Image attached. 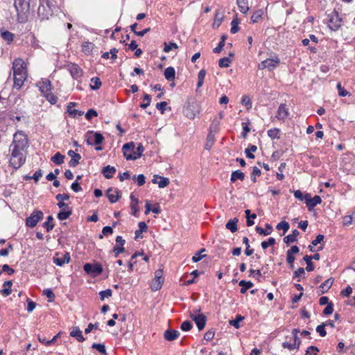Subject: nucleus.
Wrapping results in <instances>:
<instances>
[{
  "instance_id": "obj_1",
  "label": "nucleus",
  "mask_w": 355,
  "mask_h": 355,
  "mask_svg": "<svg viewBox=\"0 0 355 355\" xmlns=\"http://www.w3.org/2000/svg\"><path fill=\"white\" fill-rule=\"evenodd\" d=\"M31 0H15L14 6L17 13V21L19 23H26L28 21V17L30 11Z\"/></svg>"
},
{
  "instance_id": "obj_2",
  "label": "nucleus",
  "mask_w": 355,
  "mask_h": 355,
  "mask_svg": "<svg viewBox=\"0 0 355 355\" xmlns=\"http://www.w3.org/2000/svg\"><path fill=\"white\" fill-rule=\"evenodd\" d=\"M25 149L15 145V143H12L10 146V150H11V155L14 157H19V160L15 163V159H10V165L12 166L15 170L19 168L26 162V156L23 154Z\"/></svg>"
},
{
  "instance_id": "obj_3",
  "label": "nucleus",
  "mask_w": 355,
  "mask_h": 355,
  "mask_svg": "<svg viewBox=\"0 0 355 355\" xmlns=\"http://www.w3.org/2000/svg\"><path fill=\"white\" fill-rule=\"evenodd\" d=\"M86 142L89 146H98L101 145L104 141L105 138L103 135L99 132H94L93 130H89L85 135Z\"/></svg>"
},
{
  "instance_id": "obj_4",
  "label": "nucleus",
  "mask_w": 355,
  "mask_h": 355,
  "mask_svg": "<svg viewBox=\"0 0 355 355\" xmlns=\"http://www.w3.org/2000/svg\"><path fill=\"white\" fill-rule=\"evenodd\" d=\"M83 269L87 275L92 277H96L101 275L103 272V267L98 262H94L93 263H86L83 266Z\"/></svg>"
},
{
  "instance_id": "obj_5",
  "label": "nucleus",
  "mask_w": 355,
  "mask_h": 355,
  "mask_svg": "<svg viewBox=\"0 0 355 355\" xmlns=\"http://www.w3.org/2000/svg\"><path fill=\"white\" fill-rule=\"evenodd\" d=\"M44 214L42 211L34 210L30 216L26 219V225L28 227H34L37 223L43 218Z\"/></svg>"
},
{
  "instance_id": "obj_6",
  "label": "nucleus",
  "mask_w": 355,
  "mask_h": 355,
  "mask_svg": "<svg viewBox=\"0 0 355 355\" xmlns=\"http://www.w3.org/2000/svg\"><path fill=\"white\" fill-rule=\"evenodd\" d=\"M329 16V27L332 31H337L341 26L342 18L339 16L338 12L334 10Z\"/></svg>"
},
{
  "instance_id": "obj_7",
  "label": "nucleus",
  "mask_w": 355,
  "mask_h": 355,
  "mask_svg": "<svg viewBox=\"0 0 355 355\" xmlns=\"http://www.w3.org/2000/svg\"><path fill=\"white\" fill-rule=\"evenodd\" d=\"M14 76H26V64L21 58H17L12 63Z\"/></svg>"
},
{
  "instance_id": "obj_8",
  "label": "nucleus",
  "mask_w": 355,
  "mask_h": 355,
  "mask_svg": "<svg viewBox=\"0 0 355 355\" xmlns=\"http://www.w3.org/2000/svg\"><path fill=\"white\" fill-rule=\"evenodd\" d=\"M304 200L309 211L322 202L320 196H315L313 198H311V194L308 193L304 195Z\"/></svg>"
},
{
  "instance_id": "obj_9",
  "label": "nucleus",
  "mask_w": 355,
  "mask_h": 355,
  "mask_svg": "<svg viewBox=\"0 0 355 355\" xmlns=\"http://www.w3.org/2000/svg\"><path fill=\"white\" fill-rule=\"evenodd\" d=\"M37 15L41 21L44 19H49L53 15V9L46 8L44 3H41L37 9Z\"/></svg>"
},
{
  "instance_id": "obj_10",
  "label": "nucleus",
  "mask_w": 355,
  "mask_h": 355,
  "mask_svg": "<svg viewBox=\"0 0 355 355\" xmlns=\"http://www.w3.org/2000/svg\"><path fill=\"white\" fill-rule=\"evenodd\" d=\"M66 67L74 79L80 78L83 74V70L75 63H69L66 66Z\"/></svg>"
},
{
  "instance_id": "obj_11",
  "label": "nucleus",
  "mask_w": 355,
  "mask_h": 355,
  "mask_svg": "<svg viewBox=\"0 0 355 355\" xmlns=\"http://www.w3.org/2000/svg\"><path fill=\"white\" fill-rule=\"evenodd\" d=\"M279 64V59H266L261 62L260 64H259L258 67L259 69H268L270 71H271L276 68Z\"/></svg>"
},
{
  "instance_id": "obj_12",
  "label": "nucleus",
  "mask_w": 355,
  "mask_h": 355,
  "mask_svg": "<svg viewBox=\"0 0 355 355\" xmlns=\"http://www.w3.org/2000/svg\"><path fill=\"white\" fill-rule=\"evenodd\" d=\"M58 255V253L55 254V256L53 258V263L57 266H62L65 263H69L71 259V257L69 252H65L63 257L60 258L56 256Z\"/></svg>"
},
{
  "instance_id": "obj_13",
  "label": "nucleus",
  "mask_w": 355,
  "mask_h": 355,
  "mask_svg": "<svg viewBox=\"0 0 355 355\" xmlns=\"http://www.w3.org/2000/svg\"><path fill=\"white\" fill-rule=\"evenodd\" d=\"M144 151V148L142 145V144L139 143L138 144V146L137 147L136 151L134 150V155H128L126 156L127 160H136L137 159L141 157L143 155V153Z\"/></svg>"
},
{
  "instance_id": "obj_14",
  "label": "nucleus",
  "mask_w": 355,
  "mask_h": 355,
  "mask_svg": "<svg viewBox=\"0 0 355 355\" xmlns=\"http://www.w3.org/2000/svg\"><path fill=\"white\" fill-rule=\"evenodd\" d=\"M180 336V332L178 330L168 329L165 331L164 337L166 340L173 341L177 339Z\"/></svg>"
},
{
  "instance_id": "obj_15",
  "label": "nucleus",
  "mask_w": 355,
  "mask_h": 355,
  "mask_svg": "<svg viewBox=\"0 0 355 355\" xmlns=\"http://www.w3.org/2000/svg\"><path fill=\"white\" fill-rule=\"evenodd\" d=\"M288 116V109L284 103L279 106L276 117L279 120H284Z\"/></svg>"
},
{
  "instance_id": "obj_16",
  "label": "nucleus",
  "mask_w": 355,
  "mask_h": 355,
  "mask_svg": "<svg viewBox=\"0 0 355 355\" xmlns=\"http://www.w3.org/2000/svg\"><path fill=\"white\" fill-rule=\"evenodd\" d=\"M135 143L133 141H130L125 144L122 147V150L123 153L124 157L126 158V156L128 155H134V149H135Z\"/></svg>"
},
{
  "instance_id": "obj_17",
  "label": "nucleus",
  "mask_w": 355,
  "mask_h": 355,
  "mask_svg": "<svg viewBox=\"0 0 355 355\" xmlns=\"http://www.w3.org/2000/svg\"><path fill=\"white\" fill-rule=\"evenodd\" d=\"M21 135V138L17 139V133L14 135V140L12 143H15V145L19 146L20 148H26L28 145V139L27 138L22 134H19Z\"/></svg>"
},
{
  "instance_id": "obj_18",
  "label": "nucleus",
  "mask_w": 355,
  "mask_h": 355,
  "mask_svg": "<svg viewBox=\"0 0 355 355\" xmlns=\"http://www.w3.org/2000/svg\"><path fill=\"white\" fill-rule=\"evenodd\" d=\"M183 112L184 116L189 119H193L196 116L194 106L192 105L189 104L184 106L183 109Z\"/></svg>"
},
{
  "instance_id": "obj_19",
  "label": "nucleus",
  "mask_w": 355,
  "mask_h": 355,
  "mask_svg": "<svg viewBox=\"0 0 355 355\" xmlns=\"http://www.w3.org/2000/svg\"><path fill=\"white\" fill-rule=\"evenodd\" d=\"M207 317L204 314L198 315V318L194 320V322L196 323L199 331H202L206 324Z\"/></svg>"
},
{
  "instance_id": "obj_20",
  "label": "nucleus",
  "mask_w": 355,
  "mask_h": 355,
  "mask_svg": "<svg viewBox=\"0 0 355 355\" xmlns=\"http://www.w3.org/2000/svg\"><path fill=\"white\" fill-rule=\"evenodd\" d=\"M113 191V189L112 188H109L107 191H106V196L108 198L110 202L111 203H114L116 202V201H118L121 198V196L120 194V191L119 190H116L115 192L116 193V196H114V194L111 193V192Z\"/></svg>"
},
{
  "instance_id": "obj_21",
  "label": "nucleus",
  "mask_w": 355,
  "mask_h": 355,
  "mask_svg": "<svg viewBox=\"0 0 355 355\" xmlns=\"http://www.w3.org/2000/svg\"><path fill=\"white\" fill-rule=\"evenodd\" d=\"M101 173L105 178L110 179L116 173V168L114 166L107 165L102 168Z\"/></svg>"
},
{
  "instance_id": "obj_22",
  "label": "nucleus",
  "mask_w": 355,
  "mask_h": 355,
  "mask_svg": "<svg viewBox=\"0 0 355 355\" xmlns=\"http://www.w3.org/2000/svg\"><path fill=\"white\" fill-rule=\"evenodd\" d=\"M334 279L330 277L324 281L320 286L319 288L321 290V293L324 294L327 293L332 286Z\"/></svg>"
},
{
  "instance_id": "obj_23",
  "label": "nucleus",
  "mask_w": 355,
  "mask_h": 355,
  "mask_svg": "<svg viewBox=\"0 0 355 355\" xmlns=\"http://www.w3.org/2000/svg\"><path fill=\"white\" fill-rule=\"evenodd\" d=\"M239 220L237 218H234L227 221L225 225V227L229 230L231 232L234 233L237 231V223Z\"/></svg>"
},
{
  "instance_id": "obj_24",
  "label": "nucleus",
  "mask_w": 355,
  "mask_h": 355,
  "mask_svg": "<svg viewBox=\"0 0 355 355\" xmlns=\"http://www.w3.org/2000/svg\"><path fill=\"white\" fill-rule=\"evenodd\" d=\"M70 336L76 338L79 342H83L85 340L82 334V331L78 327H74L73 328V330L70 332Z\"/></svg>"
},
{
  "instance_id": "obj_25",
  "label": "nucleus",
  "mask_w": 355,
  "mask_h": 355,
  "mask_svg": "<svg viewBox=\"0 0 355 355\" xmlns=\"http://www.w3.org/2000/svg\"><path fill=\"white\" fill-rule=\"evenodd\" d=\"M300 232L297 230H294L291 234L287 235L284 238V241L286 244L297 241V237L299 236Z\"/></svg>"
},
{
  "instance_id": "obj_26",
  "label": "nucleus",
  "mask_w": 355,
  "mask_h": 355,
  "mask_svg": "<svg viewBox=\"0 0 355 355\" xmlns=\"http://www.w3.org/2000/svg\"><path fill=\"white\" fill-rule=\"evenodd\" d=\"M12 285V282L10 280L6 281L3 283V287L4 288L1 290V293L3 296L7 297L10 295L12 293L11 286Z\"/></svg>"
},
{
  "instance_id": "obj_27",
  "label": "nucleus",
  "mask_w": 355,
  "mask_h": 355,
  "mask_svg": "<svg viewBox=\"0 0 355 355\" xmlns=\"http://www.w3.org/2000/svg\"><path fill=\"white\" fill-rule=\"evenodd\" d=\"M40 89L42 93H47L51 90V83L49 79H45L42 83H40Z\"/></svg>"
},
{
  "instance_id": "obj_28",
  "label": "nucleus",
  "mask_w": 355,
  "mask_h": 355,
  "mask_svg": "<svg viewBox=\"0 0 355 355\" xmlns=\"http://www.w3.org/2000/svg\"><path fill=\"white\" fill-rule=\"evenodd\" d=\"M239 285L241 286V293L245 294L247 291L253 286V283L250 281L241 280Z\"/></svg>"
},
{
  "instance_id": "obj_29",
  "label": "nucleus",
  "mask_w": 355,
  "mask_h": 355,
  "mask_svg": "<svg viewBox=\"0 0 355 355\" xmlns=\"http://www.w3.org/2000/svg\"><path fill=\"white\" fill-rule=\"evenodd\" d=\"M164 77L168 80H173L175 78V71L173 67H168L164 70Z\"/></svg>"
},
{
  "instance_id": "obj_30",
  "label": "nucleus",
  "mask_w": 355,
  "mask_h": 355,
  "mask_svg": "<svg viewBox=\"0 0 355 355\" xmlns=\"http://www.w3.org/2000/svg\"><path fill=\"white\" fill-rule=\"evenodd\" d=\"M236 3L238 5L239 10L243 13L246 14L249 10L248 6V0H236Z\"/></svg>"
},
{
  "instance_id": "obj_31",
  "label": "nucleus",
  "mask_w": 355,
  "mask_h": 355,
  "mask_svg": "<svg viewBox=\"0 0 355 355\" xmlns=\"http://www.w3.org/2000/svg\"><path fill=\"white\" fill-rule=\"evenodd\" d=\"M266 230H263V229L262 227H261L259 226H257L255 228V230L259 234H261V235L267 236V235L270 234L272 231V227L270 224L266 223Z\"/></svg>"
},
{
  "instance_id": "obj_32",
  "label": "nucleus",
  "mask_w": 355,
  "mask_h": 355,
  "mask_svg": "<svg viewBox=\"0 0 355 355\" xmlns=\"http://www.w3.org/2000/svg\"><path fill=\"white\" fill-rule=\"evenodd\" d=\"M245 178V174L239 170L234 171L232 173L230 180L235 182L237 180L243 181Z\"/></svg>"
},
{
  "instance_id": "obj_33",
  "label": "nucleus",
  "mask_w": 355,
  "mask_h": 355,
  "mask_svg": "<svg viewBox=\"0 0 355 355\" xmlns=\"http://www.w3.org/2000/svg\"><path fill=\"white\" fill-rule=\"evenodd\" d=\"M72 214L71 209H62L60 211L58 214V218L60 220H64L69 218V216Z\"/></svg>"
},
{
  "instance_id": "obj_34",
  "label": "nucleus",
  "mask_w": 355,
  "mask_h": 355,
  "mask_svg": "<svg viewBox=\"0 0 355 355\" xmlns=\"http://www.w3.org/2000/svg\"><path fill=\"white\" fill-rule=\"evenodd\" d=\"M26 78V76H14V87L18 89H20Z\"/></svg>"
},
{
  "instance_id": "obj_35",
  "label": "nucleus",
  "mask_w": 355,
  "mask_h": 355,
  "mask_svg": "<svg viewBox=\"0 0 355 355\" xmlns=\"http://www.w3.org/2000/svg\"><path fill=\"white\" fill-rule=\"evenodd\" d=\"M163 282H164V279L154 278L150 284V288H151L152 291H159L162 288Z\"/></svg>"
},
{
  "instance_id": "obj_36",
  "label": "nucleus",
  "mask_w": 355,
  "mask_h": 355,
  "mask_svg": "<svg viewBox=\"0 0 355 355\" xmlns=\"http://www.w3.org/2000/svg\"><path fill=\"white\" fill-rule=\"evenodd\" d=\"M227 35H223L220 37V41L218 44V46L213 49V52L215 53H219L223 50V48L224 47L225 44V40H227Z\"/></svg>"
},
{
  "instance_id": "obj_37",
  "label": "nucleus",
  "mask_w": 355,
  "mask_h": 355,
  "mask_svg": "<svg viewBox=\"0 0 355 355\" xmlns=\"http://www.w3.org/2000/svg\"><path fill=\"white\" fill-rule=\"evenodd\" d=\"M240 23V21L237 17V15L235 16V17L232 19L231 22V29L230 32L232 34L236 33L239 31V24Z\"/></svg>"
},
{
  "instance_id": "obj_38",
  "label": "nucleus",
  "mask_w": 355,
  "mask_h": 355,
  "mask_svg": "<svg viewBox=\"0 0 355 355\" xmlns=\"http://www.w3.org/2000/svg\"><path fill=\"white\" fill-rule=\"evenodd\" d=\"M150 211H153L155 214H159V213H161L162 210H161L159 206H156L153 208H151V205H150V202L148 201H146L145 214L148 215Z\"/></svg>"
},
{
  "instance_id": "obj_39",
  "label": "nucleus",
  "mask_w": 355,
  "mask_h": 355,
  "mask_svg": "<svg viewBox=\"0 0 355 355\" xmlns=\"http://www.w3.org/2000/svg\"><path fill=\"white\" fill-rule=\"evenodd\" d=\"M303 259L306 263V270L308 272L313 271L315 268V266L313 263L312 262V257H310L309 255H305Z\"/></svg>"
},
{
  "instance_id": "obj_40",
  "label": "nucleus",
  "mask_w": 355,
  "mask_h": 355,
  "mask_svg": "<svg viewBox=\"0 0 355 355\" xmlns=\"http://www.w3.org/2000/svg\"><path fill=\"white\" fill-rule=\"evenodd\" d=\"M64 156L58 152L51 157V161L57 165H60L64 162Z\"/></svg>"
},
{
  "instance_id": "obj_41",
  "label": "nucleus",
  "mask_w": 355,
  "mask_h": 355,
  "mask_svg": "<svg viewBox=\"0 0 355 355\" xmlns=\"http://www.w3.org/2000/svg\"><path fill=\"white\" fill-rule=\"evenodd\" d=\"M244 320V317L241 315H237L234 320H230L229 323L230 325L233 326L236 329H239L240 327V322Z\"/></svg>"
},
{
  "instance_id": "obj_42",
  "label": "nucleus",
  "mask_w": 355,
  "mask_h": 355,
  "mask_svg": "<svg viewBox=\"0 0 355 355\" xmlns=\"http://www.w3.org/2000/svg\"><path fill=\"white\" fill-rule=\"evenodd\" d=\"M1 35L2 38L5 41H6L8 44L12 42L13 40L14 35L8 31H1Z\"/></svg>"
},
{
  "instance_id": "obj_43",
  "label": "nucleus",
  "mask_w": 355,
  "mask_h": 355,
  "mask_svg": "<svg viewBox=\"0 0 355 355\" xmlns=\"http://www.w3.org/2000/svg\"><path fill=\"white\" fill-rule=\"evenodd\" d=\"M220 121L218 120L214 119L209 128V133H212L216 135L219 130Z\"/></svg>"
},
{
  "instance_id": "obj_44",
  "label": "nucleus",
  "mask_w": 355,
  "mask_h": 355,
  "mask_svg": "<svg viewBox=\"0 0 355 355\" xmlns=\"http://www.w3.org/2000/svg\"><path fill=\"white\" fill-rule=\"evenodd\" d=\"M215 141V135L212 133H208L207 137V141L205 144V149L209 150L211 146H213Z\"/></svg>"
},
{
  "instance_id": "obj_45",
  "label": "nucleus",
  "mask_w": 355,
  "mask_h": 355,
  "mask_svg": "<svg viewBox=\"0 0 355 355\" xmlns=\"http://www.w3.org/2000/svg\"><path fill=\"white\" fill-rule=\"evenodd\" d=\"M53 220V217L52 216H49L46 221L43 223V226L46 229L48 232L52 230L54 227V225L52 223Z\"/></svg>"
},
{
  "instance_id": "obj_46",
  "label": "nucleus",
  "mask_w": 355,
  "mask_h": 355,
  "mask_svg": "<svg viewBox=\"0 0 355 355\" xmlns=\"http://www.w3.org/2000/svg\"><path fill=\"white\" fill-rule=\"evenodd\" d=\"M257 150V147L254 145H250L248 148L245 150L246 157L250 159H254V155L252 152H255Z\"/></svg>"
},
{
  "instance_id": "obj_47",
  "label": "nucleus",
  "mask_w": 355,
  "mask_h": 355,
  "mask_svg": "<svg viewBox=\"0 0 355 355\" xmlns=\"http://www.w3.org/2000/svg\"><path fill=\"white\" fill-rule=\"evenodd\" d=\"M275 243H276L275 239L272 237H270L268 239V241H262L261 243V245L263 250H266L268 247L274 245L275 244Z\"/></svg>"
},
{
  "instance_id": "obj_48",
  "label": "nucleus",
  "mask_w": 355,
  "mask_h": 355,
  "mask_svg": "<svg viewBox=\"0 0 355 355\" xmlns=\"http://www.w3.org/2000/svg\"><path fill=\"white\" fill-rule=\"evenodd\" d=\"M91 82L94 83V85H91L90 87L93 90H97L101 86V81L99 78L94 77L91 79Z\"/></svg>"
},
{
  "instance_id": "obj_49",
  "label": "nucleus",
  "mask_w": 355,
  "mask_h": 355,
  "mask_svg": "<svg viewBox=\"0 0 355 355\" xmlns=\"http://www.w3.org/2000/svg\"><path fill=\"white\" fill-rule=\"evenodd\" d=\"M280 130L278 128H273L268 130V135L272 139L279 138Z\"/></svg>"
},
{
  "instance_id": "obj_50",
  "label": "nucleus",
  "mask_w": 355,
  "mask_h": 355,
  "mask_svg": "<svg viewBox=\"0 0 355 355\" xmlns=\"http://www.w3.org/2000/svg\"><path fill=\"white\" fill-rule=\"evenodd\" d=\"M92 348L96 349L97 351H98L101 354H102L103 355L107 354L105 346L103 344L94 343L92 346Z\"/></svg>"
},
{
  "instance_id": "obj_51",
  "label": "nucleus",
  "mask_w": 355,
  "mask_h": 355,
  "mask_svg": "<svg viewBox=\"0 0 355 355\" xmlns=\"http://www.w3.org/2000/svg\"><path fill=\"white\" fill-rule=\"evenodd\" d=\"M112 295V291L110 288L99 292V296L101 301H103L105 298L111 297Z\"/></svg>"
},
{
  "instance_id": "obj_52",
  "label": "nucleus",
  "mask_w": 355,
  "mask_h": 355,
  "mask_svg": "<svg viewBox=\"0 0 355 355\" xmlns=\"http://www.w3.org/2000/svg\"><path fill=\"white\" fill-rule=\"evenodd\" d=\"M164 51L166 53L169 52L172 49H178V44L176 43L172 42H169V44L164 42Z\"/></svg>"
},
{
  "instance_id": "obj_53",
  "label": "nucleus",
  "mask_w": 355,
  "mask_h": 355,
  "mask_svg": "<svg viewBox=\"0 0 355 355\" xmlns=\"http://www.w3.org/2000/svg\"><path fill=\"white\" fill-rule=\"evenodd\" d=\"M276 227L278 230H284L283 234H285V233L289 230L290 225L288 222L282 221L277 224Z\"/></svg>"
},
{
  "instance_id": "obj_54",
  "label": "nucleus",
  "mask_w": 355,
  "mask_h": 355,
  "mask_svg": "<svg viewBox=\"0 0 355 355\" xmlns=\"http://www.w3.org/2000/svg\"><path fill=\"white\" fill-rule=\"evenodd\" d=\"M193 327V324L190 320L184 321L180 326V329L184 331H189Z\"/></svg>"
},
{
  "instance_id": "obj_55",
  "label": "nucleus",
  "mask_w": 355,
  "mask_h": 355,
  "mask_svg": "<svg viewBox=\"0 0 355 355\" xmlns=\"http://www.w3.org/2000/svg\"><path fill=\"white\" fill-rule=\"evenodd\" d=\"M263 11L261 10H258L254 12V14L251 17V21L252 23L257 22L262 17Z\"/></svg>"
},
{
  "instance_id": "obj_56",
  "label": "nucleus",
  "mask_w": 355,
  "mask_h": 355,
  "mask_svg": "<svg viewBox=\"0 0 355 355\" xmlns=\"http://www.w3.org/2000/svg\"><path fill=\"white\" fill-rule=\"evenodd\" d=\"M230 63L231 60H230V58L227 57H225L219 60L218 66L221 68L228 67Z\"/></svg>"
},
{
  "instance_id": "obj_57",
  "label": "nucleus",
  "mask_w": 355,
  "mask_h": 355,
  "mask_svg": "<svg viewBox=\"0 0 355 355\" xmlns=\"http://www.w3.org/2000/svg\"><path fill=\"white\" fill-rule=\"evenodd\" d=\"M205 251V248H202L199 252L195 254L194 256L192 257V261L194 263H196L199 261H200L202 258L206 257V254L201 255L202 252H204Z\"/></svg>"
},
{
  "instance_id": "obj_58",
  "label": "nucleus",
  "mask_w": 355,
  "mask_h": 355,
  "mask_svg": "<svg viewBox=\"0 0 355 355\" xmlns=\"http://www.w3.org/2000/svg\"><path fill=\"white\" fill-rule=\"evenodd\" d=\"M241 103L246 107L247 110L252 107V102L248 96L245 95L242 97Z\"/></svg>"
},
{
  "instance_id": "obj_59",
  "label": "nucleus",
  "mask_w": 355,
  "mask_h": 355,
  "mask_svg": "<svg viewBox=\"0 0 355 355\" xmlns=\"http://www.w3.org/2000/svg\"><path fill=\"white\" fill-rule=\"evenodd\" d=\"M43 294L47 297L49 302H53L55 300V294L50 288L44 290Z\"/></svg>"
},
{
  "instance_id": "obj_60",
  "label": "nucleus",
  "mask_w": 355,
  "mask_h": 355,
  "mask_svg": "<svg viewBox=\"0 0 355 355\" xmlns=\"http://www.w3.org/2000/svg\"><path fill=\"white\" fill-rule=\"evenodd\" d=\"M113 233V228L112 227H110V226H105L103 228L102 230V234H101L99 236V238L100 239H103V235L104 236H108V235H110Z\"/></svg>"
},
{
  "instance_id": "obj_61",
  "label": "nucleus",
  "mask_w": 355,
  "mask_h": 355,
  "mask_svg": "<svg viewBox=\"0 0 355 355\" xmlns=\"http://www.w3.org/2000/svg\"><path fill=\"white\" fill-rule=\"evenodd\" d=\"M325 327H326V324L322 323L321 324L317 326V327H316V331L322 337H324L327 335Z\"/></svg>"
},
{
  "instance_id": "obj_62",
  "label": "nucleus",
  "mask_w": 355,
  "mask_h": 355,
  "mask_svg": "<svg viewBox=\"0 0 355 355\" xmlns=\"http://www.w3.org/2000/svg\"><path fill=\"white\" fill-rule=\"evenodd\" d=\"M261 170L259 168H257V166H254L253 169H252V176H251V179H252V182H257V176H259V175H261Z\"/></svg>"
},
{
  "instance_id": "obj_63",
  "label": "nucleus",
  "mask_w": 355,
  "mask_h": 355,
  "mask_svg": "<svg viewBox=\"0 0 355 355\" xmlns=\"http://www.w3.org/2000/svg\"><path fill=\"white\" fill-rule=\"evenodd\" d=\"M132 179L134 180H137V184L139 187L143 186L145 184V182H146V178H145V176L143 174H140L137 177H136V175H134L132 177Z\"/></svg>"
},
{
  "instance_id": "obj_64",
  "label": "nucleus",
  "mask_w": 355,
  "mask_h": 355,
  "mask_svg": "<svg viewBox=\"0 0 355 355\" xmlns=\"http://www.w3.org/2000/svg\"><path fill=\"white\" fill-rule=\"evenodd\" d=\"M319 352V349L315 346H310L307 348L306 350V355H317L318 352Z\"/></svg>"
}]
</instances>
